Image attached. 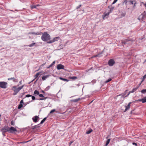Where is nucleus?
<instances>
[{
    "label": "nucleus",
    "mask_w": 146,
    "mask_h": 146,
    "mask_svg": "<svg viewBox=\"0 0 146 146\" xmlns=\"http://www.w3.org/2000/svg\"><path fill=\"white\" fill-rule=\"evenodd\" d=\"M8 80H12L14 82H18V80L14 77L8 78Z\"/></svg>",
    "instance_id": "nucleus-9"
},
{
    "label": "nucleus",
    "mask_w": 146,
    "mask_h": 146,
    "mask_svg": "<svg viewBox=\"0 0 146 146\" xmlns=\"http://www.w3.org/2000/svg\"><path fill=\"white\" fill-rule=\"evenodd\" d=\"M108 144L106 143V145H105V146H107L108 145Z\"/></svg>",
    "instance_id": "nucleus-62"
},
{
    "label": "nucleus",
    "mask_w": 146,
    "mask_h": 146,
    "mask_svg": "<svg viewBox=\"0 0 146 146\" xmlns=\"http://www.w3.org/2000/svg\"><path fill=\"white\" fill-rule=\"evenodd\" d=\"M133 145H135L136 146H137V144L136 143H132Z\"/></svg>",
    "instance_id": "nucleus-48"
},
{
    "label": "nucleus",
    "mask_w": 146,
    "mask_h": 146,
    "mask_svg": "<svg viewBox=\"0 0 146 146\" xmlns=\"http://www.w3.org/2000/svg\"><path fill=\"white\" fill-rule=\"evenodd\" d=\"M125 111L129 110L130 108V107L127 105V106H125Z\"/></svg>",
    "instance_id": "nucleus-24"
},
{
    "label": "nucleus",
    "mask_w": 146,
    "mask_h": 146,
    "mask_svg": "<svg viewBox=\"0 0 146 146\" xmlns=\"http://www.w3.org/2000/svg\"><path fill=\"white\" fill-rule=\"evenodd\" d=\"M127 92V90H126L125 91V92H124V93H123V94H125V95L126 94Z\"/></svg>",
    "instance_id": "nucleus-55"
},
{
    "label": "nucleus",
    "mask_w": 146,
    "mask_h": 146,
    "mask_svg": "<svg viewBox=\"0 0 146 146\" xmlns=\"http://www.w3.org/2000/svg\"><path fill=\"white\" fill-rule=\"evenodd\" d=\"M80 100V98H78V99L73 100H72V101L73 102H76L78 101L79 100Z\"/></svg>",
    "instance_id": "nucleus-19"
},
{
    "label": "nucleus",
    "mask_w": 146,
    "mask_h": 146,
    "mask_svg": "<svg viewBox=\"0 0 146 146\" xmlns=\"http://www.w3.org/2000/svg\"><path fill=\"white\" fill-rule=\"evenodd\" d=\"M55 111H56V110L55 109H53V110H51L50 111V113H51Z\"/></svg>",
    "instance_id": "nucleus-36"
},
{
    "label": "nucleus",
    "mask_w": 146,
    "mask_h": 146,
    "mask_svg": "<svg viewBox=\"0 0 146 146\" xmlns=\"http://www.w3.org/2000/svg\"><path fill=\"white\" fill-rule=\"evenodd\" d=\"M110 139H108L106 143L109 144L110 143Z\"/></svg>",
    "instance_id": "nucleus-39"
},
{
    "label": "nucleus",
    "mask_w": 146,
    "mask_h": 146,
    "mask_svg": "<svg viewBox=\"0 0 146 146\" xmlns=\"http://www.w3.org/2000/svg\"><path fill=\"white\" fill-rule=\"evenodd\" d=\"M35 35H40V34L39 33H35Z\"/></svg>",
    "instance_id": "nucleus-61"
},
{
    "label": "nucleus",
    "mask_w": 146,
    "mask_h": 146,
    "mask_svg": "<svg viewBox=\"0 0 146 146\" xmlns=\"http://www.w3.org/2000/svg\"><path fill=\"white\" fill-rule=\"evenodd\" d=\"M109 65L110 66H112L113 65V64H109Z\"/></svg>",
    "instance_id": "nucleus-64"
},
{
    "label": "nucleus",
    "mask_w": 146,
    "mask_h": 146,
    "mask_svg": "<svg viewBox=\"0 0 146 146\" xmlns=\"http://www.w3.org/2000/svg\"><path fill=\"white\" fill-rule=\"evenodd\" d=\"M31 96H32L31 95L28 94V95H26L25 97H26L28 98V97H31Z\"/></svg>",
    "instance_id": "nucleus-40"
},
{
    "label": "nucleus",
    "mask_w": 146,
    "mask_h": 146,
    "mask_svg": "<svg viewBox=\"0 0 146 146\" xmlns=\"http://www.w3.org/2000/svg\"><path fill=\"white\" fill-rule=\"evenodd\" d=\"M145 102H146V96L143 98V101H142L143 103Z\"/></svg>",
    "instance_id": "nucleus-26"
},
{
    "label": "nucleus",
    "mask_w": 146,
    "mask_h": 146,
    "mask_svg": "<svg viewBox=\"0 0 146 146\" xmlns=\"http://www.w3.org/2000/svg\"><path fill=\"white\" fill-rule=\"evenodd\" d=\"M32 129H33L34 130V129H36V127H35V126H33V127H32Z\"/></svg>",
    "instance_id": "nucleus-54"
},
{
    "label": "nucleus",
    "mask_w": 146,
    "mask_h": 146,
    "mask_svg": "<svg viewBox=\"0 0 146 146\" xmlns=\"http://www.w3.org/2000/svg\"><path fill=\"white\" fill-rule=\"evenodd\" d=\"M129 3L130 4H134V7H135V6L136 3L135 1H129Z\"/></svg>",
    "instance_id": "nucleus-14"
},
{
    "label": "nucleus",
    "mask_w": 146,
    "mask_h": 146,
    "mask_svg": "<svg viewBox=\"0 0 146 146\" xmlns=\"http://www.w3.org/2000/svg\"><path fill=\"white\" fill-rule=\"evenodd\" d=\"M110 13L109 12L108 13H107L105 14H104V15H103L102 16V17H103V20H104L105 19V17H106L107 16H108L109 15V14H110Z\"/></svg>",
    "instance_id": "nucleus-11"
},
{
    "label": "nucleus",
    "mask_w": 146,
    "mask_h": 146,
    "mask_svg": "<svg viewBox=\"0 0 146 146\" xmlns=\"http://www.w3.org/2000/svg\"><path fill=\"white\" fill-rule=\"evenodd\" d=\"M48 98L47 97H45L44 98H40L39 100H45Z\"/></svg>",
    "instance_id": "nucleus-29"
},
{
    "label": "nucleus",
    "mask_w": 146,
    "mask_h": 146,
    "mask_svg": "<svg viewBox=\"0 0 146 146\" xmlns=\"http://www.w3.org/2000/svg\"><path fill=\"white\" fill-rule=\"evenodd\" d=\"M50 76V75H47L44 76L42 77V79L43 81L45 80L49 76Z\"/></svg>",
    "instance_id": "nucleus-12"
},
{
    "label": "nucleus",
    "mask_w": 146,
    "mask_h": 146,
    "mask_svg": "<svg viewBox=\"0 0 146 146\" xmlns=\"http://www.w3.org/2000/svg\"><path fill=\"white\" fill-rule=\"evenodd\" d=\"M102 56V55H101V54H98V55H94V56H93L92 57V58H93V57H100L101 56Z\"/></svg>",
    "instance_id": "nucleus-21"
},
{
    "label": "nucleus",
    "mask_w": 146,
    "mask_h": 146,
    "mask_svg": "<svg viewBox=\"0 0 146 146\" xmlns=\"http://www.w3.org/2000/svg\"><path fill=\"white\" fill-rule=\"evenodd\" d=\"M81 6V5H80L79 6H77V7L76 8L77 9H78L80 8Z\"/></svg>",
    "instance_id": "nucleus-47"
},
{
    "label": "nucleus",
    "mask_w": 146,
    "mask_h": 146,
    "mask_svg": "<svg viewBox=\"0 0 146 146\" xmlns=\"http://www.w3.org/2000/svg\"><path fill=\"white\" fill-rule=\"evenodd\" d=\"M142 3L143 4V5H144L145 6V7L146 8V3L145 4L144 3Z\"/></svg>",
    "instance_id": "nucleus-57"
},
{
    "label": "nucleus",
    "mask_w": 146,
    "mask_h": 146,
    "mask_svg": "<svg viewBox=\"0 0 146 146\" xmlns=\"http://www.w3.org/2000/svg\"><path fill=\"white\" fill-rule=\"evenodd\" d=\"M41 38L43 41H47L50 39V36L47 32H45L42 34Z\"/></svg>",
    "instance_id": "nucleus-1"
},
{
    "label": "nucleus",
    "mask_w": 146,
    "mask_h": 146,
    "mask_svg": "<svg viewBox=\"0 0 146 146\" xmlns=\"http://www.w3.org/2000/svg\"><path fill=\"white\" fill-rule=\"evenodd\" d=\"M35 126L36 127V128H39L40 127V126H39V125H35Z\"/></svg>",
    "instance_id": "nucleus-45"
},
{
    "label": "nucleus",
    "mask_w": 146,
    "mask_h": 146,
    "mask_svg": "<svg viewBox=\"0 0 146 146\" xmlns=\"http://www.w3.org/2000/svg\"><path fill=\"white\" fill-rule=\"evenodd\" d=\"M118 0H114V1L113 2L112 4H115L117 1Z\"/></svg>",
    "instance_id": "nucleus-46"
},
{
    "label": "nucleus",
    "mask_w": 146,
    "mask_h": 146,
    "mask_svg": "<svg viewBox=\"0 0 146 146\" xmlns=\"http://www.w3.org/2000/svg\"><path fill=\"white\" fill-rule=\"evenodd\" d=\"M8 129L9 132L10 133H13L14 132L17 131V129L13 127H11L10 128L8 127Z\"/></svg>",
    "instance_id": "nucleus-6"
},
{
    "label": "nucleus",
    "mask_w": 146,
    "mask_h": 146,
    "mask_svg": "<svg viewBox=\"0 0 146 146\" xmlns=\"http://www.w3.org/2000/svg\"><path fill=\"white\" fill-rule=\"evenodd\" d=\"M7 83L4 82H0V87L3 88H7Z\"/></svg>",
    "instance_id": "nucleus-4"
},
{
    "label": "nucleus",
    "mask_w": 146,
    "mask_h": 146,
    "mask_svg": "<svg viewBox=\"0 0 146 146\" xmlns=\"http://www.w3.org/2000/svg\"><path fill=\"white\" fill-rule=\"evenodd\" d=\"M125 95V94H124L123 93L121 94H119V95H117L116 96V97H117L121 96V97H123Z\"/></svg>",
    "instance_id": "nucleus-23"
},
{
    "label": "nucleus",
    "mask_w": 146,
    "mask_h": 146,
    "mask_svg": "<svg viewBox=\"0 0 146 146\" xmlns=\"http://www.w3.org/2000/svg\"><path fill=\"white\" fill-rule=\"evenodd\" d=\"M111 78H109L108 80H106L105 82L106 83H107L108 82L110 81H111Z\"/></svg>",
    "instance_id": "nucleus-33"
},
{
    "label": "nucleus",
    "mask_w": 146,
    "mask_h": 146,
    "mask_svg": "<svg viewBox=\"0 0 146 146\" xmlns=\"http://www.w3.org/2000/svg\"><path fill=\"white\" fill-rule=\"evenodd\" d=\"M55 61H53L52 63V64H54L55 63Z\"/></svg>",
    "instance_id": "nucleus-59"
},
{
    "label": "nucleus",
    "mask_w": 146,
    "mask_h": 146,
    "mask_svg": "<svg viewBox=\"0 0 146 146\" xmlns=\"http://www.w3.org/2000/svg\"><path fill=\"white\" fill-rule=\"evenodd\" d=\"M41 92H42V93H45L44 92V91H43V90H42V91H41Z\"/></svg>",
    "instance_id": "nucleus-63"
},
{
    "label": "nucleus",
    "mask_w": 146,
    "mask_h": 146,
    "mask_svg": "<svg viewBox=\"0 0 146 146\" xmlns=\"http://www.w3.org/2000/svg\"><path fill=\"white\" fill-rule=\"evenodd\" d=\"M39 118L38 116L36 115L32 118V119L34 122H36Z\"/></svg>",
    "instance_id": "nucleus-8"
},
{
    "label": "nucleus",
    "mask_w": 146,
    "mask_h": 146,
    "mask_svg": "<svg viewBox=\"0 0 146 146\" xmlns=\"http://www.w3.org/2000/svg\"><path fill=\"white\" fill-rule=\"evenodd\" d=\"M39 92L37 90H35L34 92V94L35 95V94L39 95Z\"/></svg>",
    "instance_id": "nucleus-18"
},
{
    "label": "nucleus",
    "mask_w": 146,
    "mask_h": 146,
    "mask_svg": "<svg viewBox=\"0 0 146 146\" xmlns=\"http://www.w3.org/2000/svg\"><path fill=\"white\" fill-rule=\"evenodd\" d=\"M59 79L62 80H63V81H66V82H68L69 80H67V79H65V78H63L62 77H60L59 78Z\"/></svg>",
    "instance_id": "nucleus-16"
},
{
    "label": "nucleus",
    "mask_w": 146,
    "mask_h": 146,
    "mask_svg": "<svg viewBox=\"0 0 146 146\" xmlns=\"http://www.w3.org/2000/svg\"><path fill=\"white\" fill-rule=\"evenodd\" d=\"M108 8L110 9V12H109L110 13H111L113 10L114 9V7L111 6H109Z\"/></svg>",
    "instance_id": "nucleus-13"
},
{
    "label": "nucleus",
    "mask_w": 146,
    "mask_h": 146,
    "mask_svg": "<svg viewBox=\"0 0 146 146\" xmlns=\"http://www.w3.org/2000/svg\"><path fill=\"white\" fill-rule=\"evenodd\" d=\"M137 101L139 102H142V101H143V98L139 99L137 100Z\"/></svg>",
    "instance_id": "nucleus-37"
},
{
    "label": "nucleus",
    "mask_w": 146,
    "mask_h": 146,
    "mask_svg": "<svg viewBox=\"0 0 146 146\" xmlns=\"http://www.w3.org/2000/svg\"><path fill=\"white\" fill-rule=\"evenodd\" d=\"M23 106V105L22 104H20L18 106V108L19 109H21Z\"/></svg>",
    "instance_id": "nucleus-27"
},
{
    "label": "nucleus",
    "mask_w": 146,
    "mask_h": 146,
    "mask_svg": "<svg viewBox=\"0 0 146 146\" xmlns=\"http://www.w3.org/2000/svg\"><path fill=\"white\" fill-rule=\"evenodd\" d=\"M52 65H53V64H50V65L49 66L47 67V68H50V67H52Z\"/></svg>",
    "instance_id": "nucleus-53"
},
{
    "label": "nucleus",
    "mask_w": 146,
    "mask_h": 146,
    "mask_svg": "<svg viewBox=\"0 0 146 146\" xmlns=\"http://www.w3.org/2000/svg\"><path fill=\"white\" fill-rule=\"evenodd\" d=\"M115 61L113 59H110L108 61V64H114Z\"/></svg>",
    "instance_id": "nucleus-10"
},
{
    "label": "nucleus",
    "mask_w": 146,
    "mask_h": 146,
    "mask_svg": "<svg viewBox=\"0 0 146 146\" xmlns=\"http://www.w3.org/2000/svg\"><path fill=\"white\" fill-rule=\"evenodd\" d=\"M145 78H146V74L144 75L143 77V78L142 81H143Z\"/></svg>",
    "instance_id": "nucleus-38"
},
{
    "label": "nucleus",
    "mask_w": 146,
    "mask_h": 146,
    "mask_svg": "<svg viewBox=\"0 0 146 146\" xmlns=\"http://www.w3.org/2000/svg\"><path fill=\"white\" fill-rule=\"evenodd\" d=\"M23 103V100H22L20 102V104H22Z\"/></svg>",
    "instance_id": "nucleus-50"
},
{
    "label": "nucleus",
    "mask_w": 146,
    "mask_h": 146,
    "mask_svg": "<svg viewBox=\"0 0 146 146\" xmlns=\"http://www.w3.org/2000/svg\"><path fill=\"white\" fill-rule=\"evenodd\" d=\"M24 86V85H23L22 86L19 87V88H19V90H20L23 88Z\"/></svg>",
    "instance_id": "nucleus-32"
},
{
    "label": "nucleus",
    "mask_w": 146,
    "mask_h": 146,
    "mask_svg": "<svg viewBox=\"0 0 146 146\" xmlns=\"http://www.w3.org/2000/svg\"><path fill=\"white\" fill-rule=\"evenodd\" d=\"M24 86V85H23L22 86L19 87V88H19V90H20L23 88Z\"/></svg>",
    "instance_id": "nucleus-30"
},
{
    "label": "nucleus",
    "mask_w": 146,
    "mask_h": 146,
    "mask_svg": "<svg viewBox=\"0 0 146 146\" xmlns=\"http://www.w3.org/2000/svg\"><path fill=\"white\" fill-rule=\"evenodd\" d=\"M41 72H40L37 73L34 76L35 78H37L38 76L40 74Z\"/></svg>",
    "instance_id": "nucleus-17"
},
{
    "label": "nucleus",
    "mask_w": 146,
    "mask_h": 146,
    "mask_svg": "<svg viewBox=\"0 0 146 146\" xmlns=\"http://www.w3.org/2000/svg\"><path fill=\"white\" fill-rule=\"evenodd\" d=\"M32 98L33 100H34L35 99V97L33 96H32Z\"/></svg>",
    "instance_id": "nucleus-44"
},
{
    "label": "nucleus",
    "mask_w": 146,
    "mask_h": 146,
    "mask_svg": "<svg viewBox=\"0 0 146 146\" xmlns=\"http://www.w3.org/2000/svg\"><path fill=\"white\" fill-rule=\"evenodd\" d=\"M125 15V13H123L122 14H121V16H123V17H124V16Z\"/></svg>",
    "instance_id": "nucleus-49"
},
{
    "label": "nucleus",
    "mask_w": 146,
    "mask_h": 146,
    "mask_svg": "<svg viewBox=\"0 0 146 146\" xmlns=\"http://www.w3.org/2000/svg\"><path fill=\"white\" fill-rule=\"evenodd\" d=\"M19 84H21V83H22V81H21L19 82Z\"/></svg>",
    "instance_id": "nucleus-60"
},
{
    "label": "nucleus",
    "mask_w": 146,
    "mask_h": 146,
    "mask_svg": "<svg viewBox=\"0 0 146 146\" xmlns=\"http://www.w3.org/2000/svg\"><path fill=\"white\" fill-rule=\"evenodd\" d=\"M92 131L93 130L92 129H90L89 130L87 131L86 132V133L87 134H89L90 133H91Z\"/></svg>",
    "instance_id": "nucleus-20"
},
{
    "label": "nucleus",
    "mask_w": 146,
    "mask_h": 146,
    "mask_svg": "<svg viewBox=\"0 0 146 146\" xmlns=\"http://www.w3.org/2000/svg\"><path fill=\"white\" fill-rule=\"evenodd\" d=\"M139 86H137L136 88H133V90L135 92L137 90Z\"/></svg>",
    "instance_id": "nucleus-35"
},
{
    "label": "nucleus",
    "mask_w": 146,
    "mask_h": 146,
    "mask_svg": "<svg viewBox=\"0 0 146 146\" xmlns=\"http://www.w3.org/2000/svg\"><path fill=\"white\" fill-rule=\"evenodd\" d=\"M129 40L127 39H126L124 40H123L121 41V42L124 44H125L127 42L129 41Z\"/></svg>",
    "instance_id": "nucleus-15"
},
{
    "label": "nucleus",
    "mask_w": 146,
    "mask_h": 146,
    "mask_svg": "<svg viewBox=\"0 0 146 146\" xmlns=\"http://www.w3.org/2000/svg\"><path fill=\"white\" fill-rule=\"evenodd\" d=\"M38 95H39V97H40L43 98L44 97L43 95L42 94H39Z\"/></svg>",
    "instance_id": "nucleus-43"
},
{
    "label": "nucleus",
    "mask_w": 146,
    "mask_h": 146,
    "mask_svg": "<svg viewBox=\"0 0 146 146\" xmlns=\"http://www.w3.org/2000/svg\"><path fill=\"white\" fill-rule=\"evenodd\" d=\"M129 92L130 93H132L134 92V91L133 90V89L132 90L130 91Z\"/></svg>",
    "instance_id": "nucleus-51"
},
{
    "label": "nucleus",
    "mask_w": 146,
    "mask_h": 146,
    "mask_svg": "<svg viewBox=\"0 0 146 146\" xmlns=\"http://www.w3.org/2000/svg\"><path fill=\"white\" fill-rule=\"evenodd\" d=\"M131 93L130 92H129L128 94H127V95L125 96V97H127V96H128V95H129V94Z\"/></svg>",
    "instance_id": "nucleus-58"
},
{
    "label": "nucleus",
    "mask_w": 146,
    "mask_h": 146,
    "mask_svg": "<svg viewBox=\"0 0 146 146\" xmlns=\"http://www.w3.org/2000/svg\"><path fill=\"white\" fill-rule=\"evenodd\" d=\"M46 117H45L40 122V124H42L46 120Z\"/></svg>",
    "instance_id": "nucleus-22"
},
{
    "label": "nucleus",
    "mask_w": 146,
    "mask_h": 146,
    "mask_svg": "<svg viewBox=\"0 0 146 146\" xmlns=\"http://www.w3.org/2000/svg\"><path fill=\"white\" fill-rule=\"evenodd\" d=\"M141 92L143 94H145L146 93V89H143L141 91Z\"/></svg>",
    "instance_id": "nucleus-28"
},
{
    "label": "nucleus",
    "mask_w": 146,
    "mask_h": 146,
    "mask_svg": "<svg viewBox=\"0 0 146 146\" xmlns=\"http://www.w3.org/2000/svg\"><path fill=\"white\" fill-rule=\"evenodd\" d=\"M12 90L14 91V92L13 94L14 95H16L20 91L19 88H17L15 86H13V87Z\"/></svg>",
    "instance_id": "nucleus-3"
},
{
    "label": "nucleus",
    "mask_w": 146,
    "mask_h": 146,
    "mask_svg": "<svg viewBox=\"0 0 146 146\" xmlns=\"http://www.w3.org/2000/svg\"><path fill=\"white\" fill-rule=\"evenodd\" d=\"M127 0H124V1L123 2V4L125 3V5H126L127 3Z\"/></svg>",
    "instance_id": "nucleus-41"
},
{
    "label": "nucleus",
    "mask_w": 146,
    "mask_h": 146,
    "mask_svg": "<svg viewBox=\"0 0 146 146\" xmlns=\"http://www.w3.org/2000/svg\"><path fill=\"white\" fill-rule=\"evenodd\" d=\"M24 86V85H23L22 86L19 87V88H19V90H20L23 88Z\"/></svg>",
    "instance_id": "nucleus-31"
},
{
    "label": "nucleus",
    "mask_w": 146,
    "mask_h": 146,
    "mask_svg": "<svg viewBox=\"0 0 146 146\" xmlns=\"http://www.w3.org/2000/svg\"><path fill=\"white\" fill-rule=\"evenodd\" d=\"M64 66L62 64H58L57 66V69L58 70H60L61 69H64Z\"/></svg>",
    "instance_id": "nucleus-7"
},
{
    "label": "nucleus",
    "mask_w": 146,
    "mask_h": 146,
    "mask_svg": "<svg viewBox=\"0 0 146 146\" xmlns=\"http://www.w3.org/2000/svg\"><path fill=\"white\" fill-rule=\"evenodd\" d=\"M60 39V37L59 36L55 37L52 40H51L47 42V43L48 44L54 42Z\"/></svg>",
    "instance_id": "nucleus-5"
},
{
    "label": "nucleus",
    "mask_w": 146,
    "mask_h": 146,
    "mask_svg": "<svg viewBox=\"0 0 146 146\" xmlns=\"http://www.w3.org/2000/svg\"><path fill=\"white\" fill-rule=\"evenodd\" d=\"M11 124L13 125H15V122L13 121H11Z\"/></svg>",
    "instance_id": "nucleus-34"
},
{
    "label": "nucleus",
    "mask_w": 146,
    "mask_h": 146,
    "mask_svg": "<svg viewBox=\"0 0 146 146\" xmlns=\"http://www.w3.org/2000/svg\"><path fill=\"white\" fill-rule=\"evenodd\" d=\"M132 103L131 102H130L127 105V106H129L130 107V104Z\"/></svg>",
    "instance_id": "nucleus-52"
},
{
    "label": "nucleus",
    "mask_w": 146,
    "mask_h": 146,
    "mask_svg": "<svg viewBox=\"0 0 146 146\" xmlns=\"http://www.w3.org/2000/svg\"><path fill=\"white\" fill-rule=\"evenodd\" d=\"M29 34H35V33L32 32V33H29Z\"/></svg>",
    "instance_id": "nucleus-56"
},
{
    "label": "nucleus",
    "mask_w": 146,
    "mask_h": 146,
    "mask_svg": "<svg viewBox=\"0 0 146 146\" xmlns=\"http://www.w3.org/2000/svg\"><path fill=\"white\" fill-rule=\"evenodd\" d=\"M35 44V43H33L31 44H30L28 46L30 47H31L34 46Z\"/></svg>",
    "instance_id": "nucleus-25"
},
{
    "label": "nucleus",
    "mask_w": 146,
    "mask_h": 146,
    "mask_svg": "<svg viewBox=\"0 0 146 146\" xmlns=\"http://www.w3.org/2000/svg\"><path fill=\"white\" fill-rule=\"evenodd\" d=\"M1 131L2 132L3 136H5V133L7 131L9 132L8 127H3V128L1 129Z\"/></svg>",
    "instance_id": "nucleus-2"
},
{
    "label": "nucleus",
    "mask_w": 146,
    "mask_h": 146,
    "mask_svg": "<svg viewBox=\"0 0 146 146\" xmlns=\"http://www.w3.org/2000/svg\"><path fill=\"white\" fill-rule=\"evenodd\" d=\"M71 78L72 79H76L77 78V77L76 76H73L71 77Z\"/></svg>",
    "instance_id": "nucleus-42"
}]
</instances>
